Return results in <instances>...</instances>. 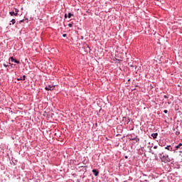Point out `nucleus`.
Listing matches in <instances>:
<instances>
[{"instance_id":"1","label":"nucleus","mask_w":182,"mask_h":182,"mask_svg":"<svg viewBox=\"0 0 182 182\" xmlns=\"http://www.w3.org/2000/svg\"><path fill=\"white\" fill-rule=\"evenodd\" d=\"M159 156L161 161H163L164 163H170L171 161V159H170V157L168 156V155L166 154L164 155H163V153L159 154Z\"/></svg>"},{"instance_id":"2","label":"nucleus","mask_w":182,"mask_h":182,"mask_svg":"<svg viewBox=\"0 0 182 182\" xmlns=\"http://www.w3.org/2000/svg\"><path fill=\"white\" fill-rule=\"evenodd\" d=\"M46 90H53L55 89V86L54 85H48L47 87H46Z\"/></svg>"},{"instance_id":"3","label":"nucleus","mask_w":182,"mask_h":182,"mask_svg":"<svg viewBox=\"0 0 182 182\" xmlns=\"http://www.w3.org/2000/svg\"><path fill=\"white\" fill-rule=\"evenodd\" d=\"M10 60H11V62H14V63H17L18 65H19V63H21V62L19 60H15V58H14V57H11Z\"/></svg>"},{"instance_id":"4","label":"nucleus","mask_w":182,"mask_h":182,"mask_svg":"<svg viewBox=\"0 0 182 182\" xmlns=\"http://www.w3.org/2000/svg\"><path fill=\"white\" fill-rule=\"evenodd\" d=\"M92 173H93L94 176H95V177H97V176H99V171H97V170H96V169H93Z\"/></svg>"},{"instance_id":"5","label":"nucleus","mask_w":182,"mask_h":182,"mask_svg":"<svg viewBox=\"0 0 182 182\" xmlns=\"http://www.w3.org/2000/svg\"><path fill=\"white\" fill-rule=\"evenodd\" d=\"M165 149H166V150H168L169 151H173V148L170 145L166 146Z\"/></svg>"},{"instance_id":"6","label":"nucleus","mask_w":182,"mask_h":182,"mask_svg":"<svg viewBox=\"0 0 182 182\" xmlns=\"http://www.w3.org/2000/svg\"><path fill=\"white\" fill-rule=\"evenodd\" d=\"M157 136H159V134L157 133H154L151 134V137H153V139H157Z\"/></svg>"},{"instance_id":"7","label":"nucleus","mask_w":182,"mask_h":182,"mask_svg":"<svg viewBox=\"0 0 182 182\" xmlns=\"http://www.w3.org/2000/svg\"><path fill=\"white\" fill-rule=\"evenodd\" d=\"M26 79V75H23V77H20V78H18L17 80H25Z\"/></svg>"},{"instance_id":"8","label":"nucleus","mask_w":182,"mask_h":182,"mask_svg":"<svg viewBox=\"0 0 182 182\" xmlns=\"http://www.w3.org/2000/svg\"><path fill=\"white\" fill-rule=\"evenodd\" d=\"M182 146V144H179L178 146H175V149H178Z\"/></svg>"},{"instance_id":"9","label":"nucleus","mask_w":182,"mask_h":182,"mask_svg":"<svg viewBox=\"0 0 182 182\" xmlns=\"http://www.w3.org/2000/svg\"><path fill=\"white\" fill-rule=\"evenodd\" d=\"M72 16H73V14L72 13H69L68 18H72Z\"/></svg>"},{"instance_id":"10","label":"nucleus","mask_w":182,"mask_h":182,"mask_svg":"<svg viewBox=\"0 0 182 182\" xmlns=\"http://www.w3.org/2000/svg\"><path fill=\"white\" fill-rule=\"evenodd\" d=\"M11 22L12 23V25H15V23H16V21L15 19H12Z\"/></svg>"},{"instance_id":"11","label":"nucleus","mask_w":182,"mask_h":182,"mask_svg":"<svg viewBox=\"0 0 182 182\" xmlns=\"http://www.w3.org/2000/svg\"><path fill=\"white\" fill-rule=\"evenodd\" d=\"M9 14L11 15V16H14V15L15 14V11H10Z\"/></svg>"},{"instance_id":"12","label":"nucleus","mask_w":182,"mask_h":182,"mask_svg":"<svg viewBox=\"0 0 182 182\" xmlns=\"http://www.w3.org/2000/svg\"><path fill=\"white\" fill-rule=\"evenodd\" d=\"M152 154H154V156H156V154H159L158 151L152 152Z\"/></svg>"},{"instance_id":"13","label":"nucleus","mask_w":182,"mask_h":182,"mask_svg":"<svg viewBox=\"0 0 182 182\" xmlns=\"http://www.w3.org/2000/svg\"><path fill=\"white\" fill-rule=\"evenodd\" d=\"M3 65L4 66V68H8V66H9L6 63H4Z\"/></svg>"},{"instance_id":"14","label":"nucleus","mask_w":182,"mask_h":182,"mask_svg":"<svg viewBox=\"0 0 182 182\" xmlns=\"http://www.w3.org/2000/svg\"><path fill=\"white\" fill-rule=\"evenodd\" d=\"M15 12H16V14H18V12H19V9H15Z\"/></svg>"},{"instance_id":"15","label":"nucleus","mask_w":182,"mask_h":182,"mask_svg":"<svg viewBox=\"0 0 182 182\" xmlns=\"http://www.w3.org/2000/svg\"><path fill=\"white\" fill-rule=\"evenodd\" d=\"M68 26H69V28H72V26H73V24L69 23V24H68Z\"/></svg>"},{"instance_id":"16","label":"nucleus","mask_w":182,"mask_h":182,"mask_svg":"<svg viewBox=\"0 0 182 182\" xmlns=\"http://www.w3.org/2000/svg\"><path fill=\"white\" fill-rule=\"evenodd\" d=\"M168 112V111H167V109L164 110V113L167 114Z\"/></svg>"},{"instance_id":"17","label":"nucleus","mask_w":182,"mask_h":182,"mask_svg":"<svg viewBox=\"0 0 182 182\" xmlns=\"http://www.w3.org/2000/svg\"><path fill=\"white\" fill-rule=\"evenodd\" d=\"M63 38H66V36H68V35L67 34H63Z\"/></svg>"},{"instance_id":"18","label":"nucleus","mask_w":182,"mask_h":182,"mask_svg":"<svg viewBox=\"0 0 182 182\" xmlns=\"http://www.w3.org/2000/svg\"><path fill=\"white\" fill-rule=\"evenodd\" d=\"M14 16H18V13L15 12V13H14Z\"/></svg>"},{"instance_id":"19","label":"nucleus","mask_w":182,"mask_h":182,"mask_svg":"<svg viewBox=\"0 0 182 182\" xmlns=\"http://www.w3.org/2000/svg\"><path fill=\"white\" fill-rule=\"evenodd\" d=\"M23 21H24V20H21V21H19V23H22V22H23Z\"/></svg>"},{"instance_id":"20","label":"nucleus","mask_w":182,"mask_h":182,"mask_svg":"<svg viewBox=\"0 0 182 182\" xmlns=\"http://www.w3.org/2000/svg\"><path fill=\"white\" fill-rule=\"evenodd\" d=\"M127 123H130V119L128 118Z\"/></svg>"},{"instance_id":"21","label":"nucleus","mask_w":182,"mask_h":182,"mask_svg":"<svg viewBox=\"0 0 182 182\" xmlns=\"http://www.w3.org/2000/svg\"><path fill=\"white\" fill-rule=\"evenodd\" d=\"M165 99H167V95H164V97Z\"/></svg>"},{"instance_id":"22","label":"nucleus","mask_w":182,"mask_h":182,"mask_svg":"<svg viewBox=\"0 0 182 182\" xmlns=\"http://www.w3.org/2000/svg\"><path fill=\"white\" fill-rule=\"evenodd\" d=\"M157 147H158L157 146H154V149H157Z\"/></svg>"},{"instance_id":"23","label":"nucleus","mask_w":182,"mask_h":182,"mask_svg":"<svg viewBox=\"0 0 182 182\" xmlns=\"http://www.w3.org/2000/svg\"><path fill=\"white\" fill-rule=\"evenodd\" d=\"M65 18L66 19V18H68V15L65 14Z\"/></svg>"},{"instance_id":"24","label":"nucleus","mask_w":182,"mask_h":182,"mask_svg":"<svg viewBox=\"0 0 182 182\" xmlns=\"http://www.w3.org/2000/svg\"><path fill=\"white\" fill-rule=\"evenodd\" d=\"M125 159H129V156H125Z\"/></svg>"},{"instance_id":"25","label":"nucleus","mask_w":182,"mask_h":182,"mask_svg":"<svg viewBox=\"0 0 182 182\" xmlns=\"http://www.w3.org/2000/svg\"><path fill=\"white\" fill-rule=\"evenodd\" d=\"M176 134H180V132H176Z\"/></svg>"}]
</instances>
